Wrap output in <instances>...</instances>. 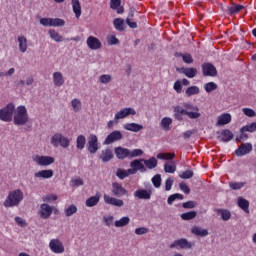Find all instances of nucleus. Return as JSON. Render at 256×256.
<instances>
[{
	"label": "nucleus",
	"instance_id": "obj_1",
	"mask_svg": "<svg viewBox=\"0 0 256 256\" xmlns=\"http://www.w3.org/2000/svg\"><path fill=\"white\" fill-rule=\"evenodd\" d=\"M188 117V119H199L201 117V113L199 112V107L184 102L183 107L174 106V119L176 121H183V116Z\"/></svg>",
	"mask_w": 256,
	"mask_h": 256
},
{
	"label": "nucleus",
	"instance_id": "obj_2",
	"mask_svg": "<svg viewBox=\"0 0 256 256\" xmlns=\"http://www.w3.org/2000/svg\"><path fill=\"white\" fill-rule=\"evenodd\" d=\"M24 199V194L21 189L12 190L9 192L6 200L4 201V207H19L21 201Z\"/></svg>",
	"mask_w": 256,
	"mask_h": 256
},
{
	"label": "nucleus",
	"instance_id": "obj_3",
	"mask_svg": "<svg viewBox=\"0 0 256 256\" xmlns=\"http://www.w3.org/2000/svg\"><path fill=\"white\" fill-rule=\"evenodd\" d=\"M13 123L14 125L22 126L27 125L29 122V113L27 112V108L23 105L18 106L14 111L13 115Z\"/></svg>",
	"mask_w": 256,
	"mask_h": 256
},
{
	"label": "nucleus",
	"instance_id": "obj_4",
	"mask_svg": "<svg viewBox=\"0 0 256 256\" xmlns=\"http://www.w3.org/2000/svg\"><path fill=\"white\" fill-rule=\"evenodd\" d=\"M15 113V104L8 103L5 107L0 109V121L4 123H11Z\"/></svg>",
	"mask_w": 256,
	"mask_h": 256
},
{
	"label": "nucleus",
	"instance_id": "obj_5",
	"mask_svg": "<svg viewBox=\"0 0 256 256\" xmlns=\"http://www.w3.org/2000/svg\"><path fill=\"white\" fill-rule=\"evenodd\" d=\"M51 144L54 147L60 145V147H62L63 149H67V147L71 145V140H69V138L63 136L62 134L56 133L51 138Z\"/></svg>",
	"mask_w": 256,
	"mask_h": 256
},
{
	"label": "nucleus",
	"instance_id": "obj_6",
	"mask_svg": "<svg viewBox=\"0 0 256 256\" xmlns=\"http://www.w3.org/2000/svg\"><path fill=\"white\" fill-rule=\"evenodd\" d=\"M145 159H136L130 162V169H128V173L130 175H135L137 171H140L141 173H145L147 171V168H145V165H143Z\"/></svg>",
	"mask_w": 256,
	"mask_h": 256
},
{
	"label": "nucleus",
	"instance_id": "obj_7",
	"mask_svg": "<svg viewBox=\"0 0 256 256\" xmlns=\"http://www.w3.org/2000/svg\"><path fill=\"white\" fill-rule=\"evenodd\" d=\"M40 25H43V27H64L65 20L61 18H41Z\"/></svg>",
	"mask_w": 256,
	"mask_h": 256
},
{
	"label": "nucleus",
	"instance_id": "obj_8",
	"mask_svg": "<svg viewBox=\"0 0 256 256\" xmlns=\"http://www.w3.org/2000/svg\"><path fill=\"white\" fill-rule=\"evenodd\" d=\"M111 193L114 197H128L129 196V191H127V189H125V187H123V184L119 183V182L112 183Z\"/></svg>",
	"mask_w": 256,
	"mask_h": 256
},
{
	"label": "nucleus",
	"instance_id": "obj_9",
	"mask_svg": "<svg viewBox=\"0 0 256 256\" xmlns=\"http://www.w3.org/2000/svg\"><path fill=\"white\" fill-rule=\"evenodd\" d=\"M87 151L91 155H95L97 151H99V138H97V135L90 134L88 137V143H87Z\"/></svg>",
	"mask_w": 256,
	"mask_h": 256
},
{
	"label": "nucleus",
	"instance_id": "obj_10",
	"mask_svg": "<svg viewBox=\"0 0 256 256\" xmlns=\"http://www.w3.org/2000/svg\"><path fill=\"white\" fill-rule=\"evenodd\" d=\"M153 195V186H150L147 189L140 188L134 192L135 199H140L144 201H149Z\"/></svg>",
	"mask_w": 256,
	"mask_h": 256
},
{
	"label": "nucleus",
	"instance_id": "obj_11",
	"mask_svg": "<svg viewBox=\"0 0 256 256\" xmlns=\"http://www.w3.org/2000/svg\"><path fill=\"white\" fill-rule=\"evenodd\" d=\"M48 34L50 35V39H52L56 43H63V41H80L79 36L72 38H63V36H61L59 32H56L55 29H50L48 31Z\"/></svg>",
	"mask_w": 256,
	"mask_h": 256
},
{
	"label": "nucleus",
	"instance_id": "obj_12",
	"mask_svg": "<svg viewBox=\"0 0 256 256\" xmlns=\"http://www.w3.org/2000/svg\"><path fill=\"white\" fill-rule=\"evenodd\" d=\"M33 162L40 165V167H49V165H53V163H55V158L51 156L37 155L35 158H33Z\"/></svg>",
	"mask_w": 256,
	"mask_h": 256
},
{
	"label": "nucleus",
	"instance_id": "obj_13",
	"mask_svg": "<svg viewBox=\"0 0 256 256\" xmlns=\"http://www.w3.org/2000/svg\"><path fill=\"white\" fill-rule=\"evenodd\" d=\"M193 244L187 241L186 238H180L175 240L172 244H170V249H191Z\"/></svg>",
	"mask_w": 256,
	"mask_h": 256
},
{
	"label": "nucleus",
	"instance_id": "obj_14",
	"mask_svg": "<svg viewBox=\"0 0 256 256\" xmlns=\"http://www.w3.org/2000/svg\"><path fill=\"white\" fill-rule=\"evenodd\" d=\"M49 247L52 253H65V246H63V242L60 241L59 239H52L49 242Z\"/></svg>",
	"mask_w": 256,
	"mask_h": 256
},
{
	"label": "nucleus",
	"instance_id": "obj_15",
	"mask_svg": "<svg viewBox=\"0 0 256 256\" xmlns=\"http://www.w3.org/2000/svg\"><path fill=\"white\" fill-rule=\"evenodd\" d=\"M202 73L204 77H217V68L212 63H204Z\"/></svg>",
	"mask_w": 256,
	"mask_h": 256
},
{
	"label": "nucleus",
	"instance_id": "obj_16",
	"mask_svg": "<svg viewBox=\"0 0 256 256\" xmlns=\"http://www.w3.org/2000/svg\"><path fill=\"white\" fill-rule=\"evenodd\" d=\"M253 151V145L251 143H242L238 149H236L235 153L237 157H245V155H249Z\"/></svg>",
	"mask_w": 256,
	"mask_h": 256
},
{
	"label": "nucleus",
	"instance_id": "obj_17",
	"mask_svg": "<svg viewBox=\"0 0 256 256\" xmlns=\"http://www.w3.org/2000/svg\"><path fill=\"white\" fill-rule=\"evenodd\" d=\"M123 139V133L119 130H115L111 132L104 140V145H111V143H115V141H121Z\"/></svg>",
	"mask_w": 256,
	"mask_h": 256
},
{
	"label": "nucleus",
	"instance_id": "obj_18",
	"mask_svg": "<svg viewBox=\"0 0 256 256\" xmlns=\"http://www.w3.org/2000/svg\"><path fill=\"white\" fill-rule=\"evenodd\" d=\"M86 45L92 51H97V49H101V47H103L101 40L95 36H89L86 40Z\"/></svg>",
	"mask_w": 256,
	"mask_h": 256
},
{
	"label": "nucleus",
	"instance_id": "obj_19",
	"mask_svg": "<svg viewBox=\"0 0 256 256\" xmlns=\"http://www.w3.org/2000/svg\"><path fill=\"white\" fill-rule=\"evenodd\" d=\"M129 115H137V111L131 107L121 109L115 114L114 119L115 121H119V119H125V117H129Z\"/></svg>",
	"mask_w": 256,
	"mask_h": 256
},
{
	"label": "nucleus",
	"instance_id": "obj_20",
	"mask_svg": "<svg viewBox=\"0 0 256 256\" xmlns=\"http://www.w3.org/2000/svg\"><path fill=\"white\" fill-rule=\"evenodd\" d=\"M104 203H106V205H112V207H123V205H125L122 199L111 197L107 194H104Z\"/></svg>",
	"mask_w": 256,
	"mask_h": 256
},
{
	"label": "nucleus",
	"instance_id": "obj_21",
	"mask_svg": "<svg viewBox=\"0 0 256 256\" xmlns=\"http://www.w3.org/2000/svg\"><path fill=\"white\" fill-rule=\"evenodd\" d=\"M233 137L234 135L233 132H231V130L224 129L221 132H218L217 139L222 143H229V141H232Z\"/></svg>",
	"mask_w": 256,
	"mask_h": 256
},
{
	"label": "nucleus",
	"instance_id": "obj_22",
	"mask_svg": "<svg viewBox=\"0 0 256 256\" xmlns=\"http://www.w3.org/2000/svg\"><path fill=\"white\" fill-rule=\"evenodd\" d=\"M51 215H53V208L49 204H41L39 210L41 219H49Z\"/></svg>",
	"mask_w": 256,
	"mask_h": 256
},
{
	"label": "nucleus",
	"instance_id": "obj_23",
	"mask_svg": "<svg viewBox=\"0 0 256 256\" xmlns=\"http://www.w3.org/2000/svg\"><path fill=\"white\" fill-rule=\"evenodd\" d=\"M114 153L117 159H120V160L127 159V158L130 159V150L128 148L118 146L115 148Z\"/></svg>",
	"mask_w": 256,
	"mask_h": 256
},
{
	"label": "nucleus",
	"instance_id": "obj_24",
	"mask_svg": "<svg viewBox=\"0 0 256 256\" xmlns=\"http://www.w3.org/2000/svg\"><path fill=\"white\" fill-rule=\"evenodd\" d=\"M115 155L113 154V150L111 148H106L101 151V154L99 155V159L102 160V163H109L111 159H113Z\"/></svg>",
	"mask_w": 256,
	"mask_h": 256
},
{
	"label": "nucleus",
	"instance_id": "obj_25",
	"mask_svg": "<svg viewBox=\"0 0 256 256\" xmlns=\"http://www.w3.org/2000/svg\"><path fill=\"white\" fill-rule=\"evenodd\" d=\"M176 71L178 73H182L183 75H185L186 77H188V79H193L194 77L197 76V69L196 68H177Z\"/></svg>",
	"mask_w": 256,
	"mask_h": 256
},
{
	"label": "nucleus",
	"instance_id": "obj_26",
	"mask_svg": "<svg viewBox=\"0 0 256 256\" xmlns=\"http://www.w3.org/2000/svg\"><path fill=\"white\" fill-rule=\"evenodd\" d=\"M242 9H245V6L241 4H232V6H226L224 12H226L227 15H237Z\"/></svg>",
	"mask_w": 256,
	"mask_h": 256
},
{
	"label": "nucleus",
	"instance_id": "obj_27",
	"mask_svg": "<svg viewBox=\"0 0 256 256\" xmlns=\"http://www.w3.org/2000/svg\"><path fill=\"white\" fill-rule=\"evenodd\" d=\"M231 123V114L224 113L218 116L216 127H223V125H229Z\"/></svg>",
	"mask_w": 256,
	"mask_h": 256
},
{
	"label": "nucleus",
	"instance_id": "obj_28",
	"mask_svg": "<svg viewBox=\"0 0 256 256\" xmlns=\"http://www.w3.org/2000/svg\"><path fill=\"white\" fill-rule=\"evenodd\" d=\"M191 233L196 235V237H207V235H209V231L207 229H203L199 226H193L191 228Z\"/></svg>",
	"mask_w": 256,
	"mask_h": 256
},
{
	"label": "nucleus",
	"instance_id": "obj_29",
	"mask_svg": "<svg viewBox=\"0 0 256 256\" xmlns=\"http://www.w3.org/2000/svg\"><path fill=\"white\" fill-rule=\"evenodd\" d=\"M37 179H51L53 177V170H40L34 174Z\"/></svg>",
	"mask_w": 256,
	"mask_h": 256
},
{
	"label": "nucleus",
	"instance_id": "obj_30",
	"mask_svg": "<svg viewBox=\"0 0 256 256\" xmlns=\"http://www.w3.org/2000/svg\"><path fill=\"white\" fill-rule=\"evenodd\" d=\"M53 83L55 87H61L65 84V79H63V74L61 72L53 73Z\"/></svg>",
	"mask_w": 256,
	"mask_h": 256
},
{
	"label": "nucleus",
	"instance_id": "obj_31",
	"mask_svg": "<svg viewBox=\"0 0 256 256\" xmlns=\"http://www.w3.org/2000/svg\"><path fill=\"white\" fill-rule=\"evenodd\" d=\"M124 129L126 131H132V133H139V131L143 130V125L137 123H127L124 125Z\"/></svg>",
	"mask_w": 256,
	"mask_h": 256
},
{
	"label": "nucleus",
	"instance_id": "obj_32",
	"mask_svg": "<svg viewBox=\"0 0 256 256\" xmlns=\"http://www.w3.org/2000/svg\"><path fill=\"white\" fill-rule=\"evenodd\" d=\"M101 199V194H96L95 196H91L86 200V207H95V205L99 204Z\"/></svg>",
	"mask_w": 256,
	"mask_h": 256
},
{
	"label": "nucleus",
	"instance_id": "obj_33",
	"mask_svg": "<svg viewBox=\"0 0 256 256\" xmlns=\"http://www.w3.org/2000/svg\"><path fill=\"white\" fill-rule=\"evenodd\" d=\"M72 1V9L73 13H75L76 19L81 17V2L79 0H71Z\"/></svg>",
	"mask_w": 256,
	"mask_h": 256
},
{
	"label": "nucleus",
	"instance_id": "obj_34",
	"mask_svg": "<svg viewBox=\"0 0 256 256\" xmlns=\"http://www.w3.org/2000/svg\"><path fill=\"white\" fill-rule=\"evenodd\" d=\"M113 25L116 31H125V20L123 18L114 19Z\"/></svg>",
	"mask_w": 256,
	"mask_h": 256
},
{
	"label": "nucleus",
	"instance_id": "obj_35",
	"mask_svg": "<svg viewBox=\"0 0 256 256\" xmlns=\"http://www.w3.org/2000/svg\"><path fill=\"white\" fill-rule=\"evenodd\" d=\"M165 173H175L177 171V165H175V161L170 160L164 164Z\"/></svg>",
	"mask_w": 256,
	"mask_h": 256
},
{
	"label": "nucleus",
	"instance_id": "obj_36",
	"mask_svg": "<svg viewBox=\"0 0 256 256\" xmlns=\"http://www.w3.org/2000/svg\"><path fill=\"white\" fill-rule=\"evenodd\" d=\"M86 143H87V138H85L84 135H78V137L76 139L77 149H79L80 151H83V149H85Z\"/></svg>",
	"mask_w": 256,
	"mask_h": 256
},
{
	"label": "nucleus",
	"instance_id": "obj_37",
	"mask_svg": "<svg viewBox=\"0 0 256 256\" xmlns=\"http://www.w3.org/2000/svg\"><path fill=\"white\" fill-rule=\"evenodd\" d=\"M131 223V218L129 216H124L119 220L114 222L115 227H127Z\"/></svg>",
	"mask_w": 256,
	"mask_h": 256
},
{
	"label": "nucleus",
	"instance_id": "obj_38",
	"mask_svg": "<svg viewBox=\"0 0 256 256\" xmlns=\"http://www.w3.org/2000/svg\"><path fill=\"white\" fill-rule=\"evenodd\" d=\"M182 221H191L197 217V212L195 210L182 213L180 215Z\"/></svg>",
	"mask_w": 256,
	"mask_h": 256
},
{
	"label": "nucleus",
	"instance_id": "obj_39",
	"mask_svg": "<svg viewBox=\"0 0 256 256\" xmlns=\"http://www.w3.org/2000/svg\"><path fill=\"white\" fill-rule=\"evenodd\" d=\"M238 207H240L244 213H249V201L247 199L239 198Z\"/></svg>",
	"mask_w": 256,
	"mask_h": 256
},
{
	"label": "nucleus",
	"instance_id": "obj_40",
	"mask_svg": "<svg viewBox=\"0 0 256 256\" xmlns=\"http://www.w3.org/2000/svg\"><path fill=\"white\" fill-rule=\"evenodd\" d=\"M19 51L25 53L27 51V38L25 36L18 37Z\"/></svg>",
	"mask_w": 256,
	"mask_h": 256
},
{
	"label": "nucleus",
	"instance_id": "obj_41",
	"mask_svg": "<svg viewBox=\"0 0 256 256\" xmlns=\"http://www.w3.org/2000/svg\"><path fill=\"white\" fill-rule=\"evenodd\" d=\"M200 89L198 86H190L186 89V97H192V95H199Z\"/></svg>",
	"mask_w": 256,
	"mask_h": 256
},
{
	"label": "nucleus",
	"instance_id": "obj_42",
	"mask_svg": "<svg viewBox=\"0 0 256 256\" xmlns=\"http://www.w3.org/2000/svg\"><path fill=\"white\" fill-rule=\"evenodd\" d=\"M171 123H173V119L165 117L161 120L160 125L165 131H169L171 129Z\"/></svg>",
	"mask_w": 256,
	"mask_h": 256
},
{
	"label": "nucleus",
	"instance_id": "obj_43",
	"mask_svg": "<svg viewBox=\"0 0 256 256\" xmlns=\"http://www.w3.org/2000/svg\"><path fill=\"white\" fill-rule=\"evenodd\" d=\"M217 213L221 215L223 221H229V219H231V212L227 209H218Z\"/></svg>",
	"mask_w": 256,
	"mask_h": 256
},
{
	"label": "nucleus",
	"instance_id": "obj_44",
	"mask_svg": "<svg viewBox=\"0 0 256 256\" xmlns=\"http://www.w3.org/2000/svg\"><path fill=\"white\" fill-rule=\"evenodd\" d=\"M157 158L151 157L148 160L144 159V165L147 167V169H155L157 167Z\"/></svg>",
	"mask_w": 256,
	"mask_h": 256
},
{
	"label": "nucleus",
	"instance_id": "obj_45",
	"mask_svg": "<svg viewBox=\"0 0 256 256\" xmlns=\"http://www.w3.org/2000/svg\"><path fill=\"white\" fill-rule=\"evenodd\" d=\"M177 57H182V61H184L187 65H191L193 63V56L189 53H179Z\"/></svg>",
	"mask_w": 256,
	"mask_h": 256
},
{
	"label": "nucleus",
	"instance_id": "obj_46",
	"mask_svg": "<svg viewBox=\"0 0 256 256\" xmlns=\"http://www.w3.org/2000/svg\"><path fill=\"white\" fill-rule=\"evenodd\" d=\"M129 175H131V173H129V170L119 168L116 171V177H118V179H121V181H123V179H126V177H129Z\"/></svg>",
	"mask_w": 256,
	"mask_h": 256
},
{
	"label": "nucleus",
	"instance_id": "obj_47",
	"mask_svg": "<svg viewBox=\"0 0 256 256\" xmlns=\"http://www.w3.org/2000/svg\"><path fill=\"white\" fill-rule=\"evenodd\" d=\"M217 84L215 82H208L204 85V89L206 93H213V91H217Z\"/></svg>",
	"mask_w": 256,
	"mask_h": 256
},
{
	"label": "nucleus",
	"instance_id": "obj_48",
	"mask_svg": "<svg viewBox=\"0 0 256 256\" xmlns=\"http://www.w3.org/2000/svg\"><path fill=\"white\" fill-rule=\"evenodd\" d=\"M249 139V135L247 134V130H243V127L240 129V135L236 137V141L241 143V141H247Z\"/></svg>",
	"mask_w": 256,
	"mask_h": 256
},
{
	"label": "nucleus",
	"instance_id": "obj_49",
	"mask_svg": "<svg viewBox=\"0 0 256 256\" xmlns=\"http://www.w3.org/2000/svg\"><path fill=\"white\" fill-rule=\"evenodd\" d=\"M229 187L233 191H239V189H243V187H245V182H230Z\"/></svg>",
	"mask_w": 256,
	"mask_h": 256
},
{
	"label": "nucleus",
	"instance_id": "obj_50",
	"mask_svg": "<svg viewBox=\"0 0 256 256\" xmlns=\"http://www.w3.org/2000/svg\"><path fill=\"white\" fill-rule=\"evenodd\" d=\"M77 213V206L75 204L70 205L68 208L65 209L66 217H71Z\"/></svg>",
	"mask_w": 256,
	"mask_h": 256
},
{
	"label": "nucleus",
	"instance_id": "obj_51",
	"mask_svg": "<svg viewBox=\"0 0 256 256\" xmlns=\"http://www.w3.org/2000/svg\"><path fill=\"white\" fill-rule=\"evenodd\" d=\"M152 184L155 187V189H159L161 187V174H156L152 179Z\"/></svg>",
	"mask_w": 256,
	"mask_h": 256
},
{
	"label": "nucleus",
	"instance_id": "obj_52",
	"mask_svg": "<svg viewBox=\"0 0 256 256\" xmlns=\"http://www.w3.org/2000/svg\"><path fill=\"white\" fill-rule=\"evenodd\" d=\"M242 131H247V133H255V131H256V122H252L251 124L243 126Z\"/></svg>",
	"mask_w": 256,
	"mask_h": 256
},
{
	"label": "nucleus",
	"instance_id": "obj_53",
	"mask_svg": "<svg viewBox=\"0 0 256 256\" xmlns=\"http://www.w3.org/2000/svg\"><path fill=\"white\" fill-rule=\"evenodd\" d=\"M71 105L73 107V110L75 111V113H77L78 111H81V100L74 98L71 101Z\"/></svg>",
	"mask_w": 256,
	"mask_h": 256
},
{
	"label": "nucleus",
	"instance_id": "obj_54",
	"mask_svg": "<svg viewBox=\"0 0 256 256\" xmlns=\"http://www.w3.org/2000/svg\"><path fill=\"white\" fill-rule=\"evenodd\" d=\"M84 185L83 179L81 178H73L70 181V187H81Z\"/></svg>",
	"mask_w": 256,
	"mask_h": 256
},
{
	"label": "nucleus",
	"instance_id": "obj_55",
	"mask_svg": "<svg viewBox=\"0 0 256 256\" xmlns=\"http://www.w3.org/2000/svg\"><path fill=\"white\" fill-rule=\"evenodd\" d=\"M183 209H195L197 207V202L190 200L182 203Z\"/></svg>",
	"mask_w": 256,
	"mask_h": 256
},
{
	"label": "nucleus",
	"instance_id": "obj_56",
	"mask_svg": "<svg viewBox=\"0 0 256 256\" xmlns=\"http://www.w3.org/2000/svg\"><path fill=\"white\" fill-rule=\"evenodd\" d=\"M112 77L109 74H103L99 77L100 83L107 85V83H111Z\"/></svg>",
	"mask_w": 256,
	"mask_h": 256
},
{
	"label": "nucleus",
	"instance_id": "obj_57",
	"mask_svg": "<svg viewBox=\"0 0 256 256\" xmlns=\"http://www.w3.org/2000/svg\"><path fill=\"white\" fill-rule=\"evenodd\" d=\"M194 173L193 170H186L179 174L180 179H191L193 177Z\"/></svg>",
	"mask_w": 256,
	"mask_h": 256
},
{
	"label": "nucleus",
	"instance_id": "obj_58",
	"mask_svg": "<svg viewBox=\"0 0 256 256\" xmlns=\"http://www.w3.org/2000/svg\"><path fill=\"white\" fill-rule=\"evenodd\" d=\"M113 221H115V217L111 215L103 217V223L106 225V227H111V225H113Z\"/></svg>",
	"mask_w": 256,
	"mask_h": 256
},
{
	"label": "nucleus",
	"instance_id": "obj_59",
	"mask_svg": "<svg viewBox=\"0 0 256 256\" xmlns=\"http://www.w3.org/2000/svg\"><path fill=\"white\" fill-rule=\"evenodd\" d=\"M141 155H143V150L141 149L130 150V159H135V157H141Z\"/></svg>",
	"mask_w": 256,
	"mask_h": 256
},
{
	"label": "nucleus",
	"instance_id": "obj_60",
	"mask_svg": "<svg viewBox=\"0 0 256 256\" xmlns=\"http://www.w3.org/2000/svg\"><path fill=\"white\" fill-rule=\"evenodd\" d=\"M242 112L244 113V115H246V117H256L255 110L251 108H243Z\"/></svg>",
	"mask_w": 256,
	"mask_h": 256
},
{
	"label": "nucleus",
	"instance_id": "obj_61",
	"mask_svg": "<svg viewBox=\"0 0 256 256\" xmlns=\"http://www.w3.org/2000/svg\"><path fill=\"white\" fill-rule=\"evenodd\" d=\"M179 187L183 191V193H185L186 195H189V193H191V188H189V186H187L185 182H181L179 184Z\"/></svg>",
	"mask_w": 256,
	"mask_h": 256
},
{
	"label": "nucleus",
	"instance_id": "obj_62",
	"mask_svg": "<svg viewBox=\"0 0 256 256\" xmlns=\"http://www.w3.org/2000/svg\"><path fill=\"white\" fill-rule=\"evenodd\" d=\"M146 233H149V228L139 227L135 229L136 235H146Z\"/></svg>",
	"mask_w": 256,
	"mask_h": 256
},
{
	"label": "nucleus",
	"instance_id": "obj_63",
	"mask_svg": "<svg viewBox=\"0 0 256 256\" xmlns=\"http://www.w3.org/2000/svg\"><path fill=\"white\" fill-rule=\"evenodd\" d=\"M174 180L173 178L169 177L167 178L165 182V191H171V188L173 187Z\"/></svg>",
	"mask_w": 256,
	"mask_h": 256
},
{
	"label": "nucleus",
	"instance_id": "obj_64",
	"mask_svg": "<svg viewBox=\"0 0 256 256\" xmlns=\"http://www.w3.org/2000/svg\"><path fill=\"white\" fill-rule=\"evenodd\" d=\"M118 7H121V0H110V8L115 11Z\"/></svg>",
	"mask_w": 256,
	"mask_h": 256
}]
</instances>
